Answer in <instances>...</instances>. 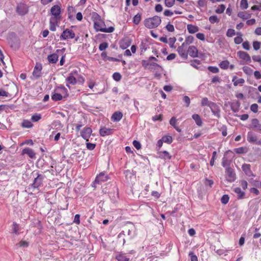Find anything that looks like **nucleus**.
I'll use <instances>...</instances> for the list:
<instances>
[{
    "label": "nucleus",
    "instance_id": "f257e3e1",
    "mask_svg": "<svg viewBox=\"0 0 261 261\" xmlns=\"http://www.w3.org/2000/svg\"><path fill=\"white\" fill-rule=\"evenodd\" d=\"M161 22V19L158 16H154L148 18L144 20L145 26L148 29H153L158 27Z\"/></svg>",
    "mask_w": 261,
    "mask_h": 261
},
{
    "label": "nucleus",
    "instance_id": "f03ea898",
    "mask_svg": "<svg viewBox=\"0 0 261 261\" xmlns=\"http://www.w3.org/2000/svg\"><path fill=\"white\" fill-rule=\"evenodd\" d=\"M102 22V20L93 22V27L96 32H102L105 33H112L114 32L115 29L113 27H110L108 28H102L101 24Z\"/></svg>",
    "mask_w": 261,
    "mask_h": 261
},
{
    "label": "nucleus",
    "instance_id": "7ed1b4c3",
    "mask_svg": "<svg viewBox=\"0 0 261 261\" xmlns=\"http://www.w3.org/2000/svg\"><path fill=\"white\" fill-rule=\"evenodd\" d=\"M126 234L129 239L133 238L135 236V227L134 226L125 227L124 229L119 234L118 237L121 238Z\"/></svg>",
    "mask_w": 261,
    "mask_h": 261
},
{
    "label": "nucleus",
    "instance_id": "20e7f679",
    "mask_svg": "<svg viewBox=\"0 0 261 261\" xmlns=\"http://www.w3.org/2000/svg\"><path fill=\"white\" fill-rule=\"evenodd\" d=\"M247 140L249 143L261 146V138L258 140L257 136L252 132H249L247 133Z\"/></svg>",
    "mask_w": 261,
    "mask_h": 261
},
{
    "label": "nucleus",
    "instance_id": "39448f33",
    "mask_svg": "<svg viewBox=\"0 0 261 261\" xmlns=\"http://www.w3.org/2000/svg\"><path fill=\"white\" fill-rule=\"evenodd\" d=\"M75 37V33L71 30L68 29L64 30L60 36L61 40H65L68 39H73Z\"/></svg>",
    "mask_w": 261,
    "mask_h": 261
},
{
    "label": "nucleus",
    "instance_id": "423d86ee",
    "mask_svg": "<svg viewBox=\"0 0 261 261\" xmlns=\"http://www.w3.org/2000/svg\"><path fill=\"white\" fill-rule=\"evenodd\" d=\"M44 177V175L37 173V176L34 179V182L32 185V187L34 188H38L41 186Z\"/></svg>",
    "mask_w": 261,
    "mask_h": 261
},
{
    "label": "nucleus",
    "instance_id": "0eeeda50",
    "mask_svg": "<svg viewBox=\"0 0 261 261\" xmlns=\"http://www.w3.org/2000/svg\"><path fill=\"white\" fill-rule=\"evenodd\" d=\"M186 46L182 44L177 49L178 55L184 60L188 59V50H186Z\"/></svg>",
    "mask_w": 261,
    "mask_h": 261
},
{
    "label": "nucleus",
    "instance_id": "6e6552de",
    "mask_svg": "<svg viewBox=\"0 0 261 261\" xmlns=\"http://www.w3.org/2000/svg\"><path fill=\"white\" fill-rule=\"evenodd\" d=\"M92 130L90 127H86L81 132V137L86 140V141H89V139L91 136Z\"/></svg>",
    "mask_w": 261,
    "mask_h": 261
},
{
    "label": "nucleus",
    "instance_id": "1a4fd4ad",
    "mask_svg": "<svg viewBox=\"0 0 261 261\" xmlns=\"http://www.w3.org/2000/svg\"><path fill=\"white\" fill-rule=\"evenodd\" d=\"M42 69V66L41 63H36L34 67L33 75L36 79L39 78L41 75V70Z\"/></svg>",
    "mask_w": 261,
    "mask_h": 261
},
{
    "label": "nucleus",
    "instance_id": "9d476101",
    "mask_svg": "<svg viewBox=\"0 0 261 261\" xmlns=\"http://www.w3.org/2000/svg\"><path fill=\"white\" fill-rule=\"evenodd\" d=\"M226 173L227 175V180L229 182H232L235 180L236 178V174L233 170L231 168L227 167L226 169Z\"/></svg>",
    "mask_w": 261,
    "mask_h": 261
},
{
    "label": "nucleus",
    "instance_id": "9b49d317",
    "mask_svg": "<svg viewBox=\"0 0 261 261\" xmlns=\"http://www.w3.org/2000/svg\"><path fill=\"white\" fill-rule=\"evenodd\" d=\"M108 179V176L105 172H101L96 176L94 180V184H99L102 181H106Z\"/></svg>",
    "mask_w": 261,
    "mask_h": 261
},
{
    "label": "nucleus",
    "instance_id": "f8f14e48",
    "mask_svg": "<svg viewBox=\"0 0 261 261\" xmlns=\"http://www.w3.org/2000/svg\"><path fill=\"white\" fill-rule=\"evenodd\" d=\"M77 75V71L76 70L73 71L70 73L69 76L66 79V81L69 84L74 85L76 84L77 80L74 77V75Z\"/></svg>",
    "mask_w": 261,
    "mask_h": 261
},
{
    "label": "nucleus",
    "instance_id": "ddd939ff",
    "mask_svg": "<svg viewBox=\"0 0 261 261\" xmlns=\"http://www.w3.org/2000/svg\"><path fill=\"white\" fill-rule=\"evenodd\" d=\"M237 55L240 59L245 61L247 63H250L251 62L250 56L245 51H239L237 53Z\"/></svg>",
    "mask_w": 261,
    "mask_h": 261
},
{
    "label": "nucleus",
    "instance_id": "4468645a",
    "mask_svg": "<svg viewBox=\"0 0 261 261\" xmlns=\"http://www.w3.org/2000/svg\"><path fill=\"white\" fill-rule=\"evenodd\" d=\"M213 114L218 118L220 117V110L219 107L215 102L210 107Z\"/></svg>",
    "mask_w": 261,
    "mask_h": 261
},
{
    "label": "nucleus",
    "instance_id": "2eb2a0df",
    "mask_svg": "<svg viewBox=\"0 0 261 261\" xmlns=\"http://www.w3.org/2000/svg\"><path fill=\"white\" fill-rule=\"evenodd\" d=\"M250 127L253 129L261 131V124L256 118H253L251 120Z\"/></svg>",
    "mask_w": 261,
    "mask_h": 261
},
{
    "label": "nucleus",
    "instance_id": "dca6fc26",
    "mask_svg": "<svg viewBox=\"0 0 261 261\" xmlns=\"http://www.w3.org/2000/svg\"><path fill=\"white\" fill-rule=\"evenodd\" d=\"M243 171L248 176H254L255 175L251 170V166L250 164H244L242 167Z\"/></svg>",
    "mask_w": 261,
    "mask_h": 261
},
{
    "label": "nucleus",
    "instance_id": "f3484780",
    "mask_svg": "<svg viewBox=\"0 0 261 261\" xmlns=\"http://www.w3.org/2000/svg\"><path fill=\"white\" fill-rule=\"evenodd\" d=\"M50 12L52 15L55 16L54 19H57L61 13L60 7L58 5H55L51 7Z\"/></svg>",
    "mask_w": 261,
    "mask_h": 261
},
{
    "label": "nucleus",
    "instance_id": "a211bd4d",
    "mask_svg": "<svg viewBox=\"0 0 261 261\" xmlns=\"http://www.w3.org/2000/svg\"><path fill=\"white\" fill-rule=\"evenodd\" d=\"M198 51L196 47L195 46H190L188 49V55L192 57L196 58L198 57Z\"/></svg>",
    "mask_w": 261,
    "mask_h": 261
},
{
    "label": "nucleus",
    "instance_id": "6ab92c4d",
    "mask_svg": "<svg viewBox=\"0 0 261 261\" xmlns=\"http://www.w3.org/2000/svg\"><path fill=\"white\" fill-rule=\"evenodd\" d=\"M27 154L30 158L35 159L36 158V153L33 149L27 147L24 148L22 151V154Z\"/></svg>",
    "mask_w": 261,
    "mask_h": 261
},
{
    "label": "nucleus",
    "instance_id": "aec40b11",
    "mask_svg": "<svg viewBox=\"0 0 261 261\" xmlns=\"http://www.w3.org/2000/svg\"><path fill=\"white\" fill-rule=\"evenodd\" d=\"M131 44V40L129 38L122 39L120 42V47L124 49L128 47Z\"/></svg>",
    "mask_w": 261,
    "mask_h": 261
},
{
    "label": "nucleus",
    "instance_id": "412c9836",
    "mask_svg": "<svg viewBox=\"0 0 261 261\" xmlns=\"http://www.w3.org/2000/svg\"><path fill=\"white\" fill-rule=\"evenodd\" d=\"M113 129L106 127L101 128L99 129V134L101 136L104 137L112 134Z\"/></svg>",
    "mask_w": 261,
    "mask_h": 261
},
{
    "label": "nucleus",
    "instance_id": "4be33fe9",
    "mask_svg": "<svg viewBox=\"0 0 261 261\" xmlns=\"http://www.w3.org/2000/svg\"><path fill=\"white\" fill-rule=\"evenodd\" d=\"M59 56L56 53L48 56L47 60L49 64H55L58 60Z\"/></svg>",
    "mask_w": 261,
    "mask_h": 261
},
{
    "label": "nucleus",
    "instance_id": "5701e85b",
    "mask_svg": "<svg viewBox=\"0 0 261 261\" xmlns=\"http://www.w3.org/2000/svg\"><path fill=\"white\" fill-rule=\"evenodd\" d=\"M123 114L121 112H115L112 116L111 119L114 122L119 121L122 118Z\"/></svg>",
    "mask_w": 261,
    "mask_h": 261
},
{
    "label": "nucleus",
    "instance_id": "b1692460",
    "mask_svg": "<svg viewBox=\"0 0 261 261\" xmlns=\"http://www.w3.org/2000/svg\"><path fill=\"white\" fill-rule=\"evenodd\" d=\"M149 69L156 70L158 72H162L163 70L162 67L155 62H150Z\"/></svg>",
    "mask_w": 261,
    "mask_h": 261
},
{
    "label": "nucleus",
    "instance_id": "393cba45",
    "mask_svg": "<svg viewBox=\"0 0 261 261\" xmlns=\"http://www.w3.org/2000/svg\"><path fill=\"white\" fill-rule=\"evenodd\" d=\"M240 102L239 101L237 100L236 101H233L230 104V107L231 110L233 112H238L239 111V108L240 107Z\"/></svg>",
    "mask_w": 261,
    "mask_h": 261
},
{
    "label": "nucleus",
    "instance_id": "a878e982",
    "mask_svg": "<svg viewBox=\"0 0 261 261\" xmlns=\"http://www.w3.org/2000/svg\"><path fill=\"white\" fill-rule=\"evenodd\" d=\"M158 154H159L160 158L165 160H169L171 158V156L167 151H160Z\"/></svg>",
    "mask_w": 261,
    "mask_h": 261
},
{
    "label": "nucleus",
    "instance_id": "bb28decb",
    "mask_svg": "<svg viewBox=\"0 0 261 261\" xmlns=\"http://www.w3.org/2000/svg\"><path fill=\"white\" fill-rule=\"evenodd\" d=\"M233 191L237 194L238 199H242L245 196V192L241 189L240 188L237 187L233 189Z\"/></svg>",
    "mask_w": 261,
    "mask_h": 261
},
{
    "label": "nucleus",
    "instance_id": "cd10ccee",
    "mask_svg": "<svg viewBox=\"0 0 261 261\" xmlns=\"http://www.w3.org/2000/svg\"><path fill=\"white\" fill-rule=\"evenodd\" d=\"M192 118L195 121L196 124L199 126H201L202 125V120L200 117V116L198 114H193L192 115Z\"/></svg>",
    "mask_w": 261,
    "mask_h": 261
},
{
    "label": "nucleus",
    "instance_id": "c85d7f7f",
    "mask_svg": "<svg viewBox=\"0 0 261 261\" xmlns=\"http://www.w3.org/2000/svg\"><path fill=\"white\" fill-rule=\"evenodd\" d=\"M187 29L190 34L195 33L199 31V28L198 27L193 25L192 24H188L187 25Z\"/></svg>",
    "mask_w": 261,
    "mask_h": 261
},
{
    "label": "nucleus",
    "instance_id": "c756f323",
    "mask_svg": "<svg viewBox=\"0 0 261 261\" xmlns=\"http://www.w3.org/2000/svg\"><path fill=\"white\" fill-rule=\"evenodd\" d=\"M237 35L238 36L234 38V41L236 44H240L243 41V39L242 38L243 34L241 33V32H239L237 33Z\"/></svg>",
    "mask_w": 261,
    "mask_h": 261
},
{
    "label": "nucleus",
    "instance_id": "7c9ffc66",
    "mask_svg": "<svg viewBox=\"0 0 261 261\" xmlns=\"http://www.w3.org/2000/svg\"><path fill=\"white\" fill-rule=\"evenodd\" d=\"M232 82H233V85L234 86H237L238 84H243L245 83L244 79L242 78H240L237 79V77L236 76H234L232 80Z\"/></svg>",
    "mask_w": 261,
    "mask_h": 261
},
{
    "label": "nucleus",
    "instance_id": "2f4dec72",
    "mask_svg": "<svg viewBox=\"0 0 261 261\" xmlns=\"http://www.w3.org/2000/svg\"><path fill=\"white\" fill-rule=\"evenodd\" d=\"M194 37L192 36H188L186 38V39L182 44L185 45V46H187L191 43H192L194 41Z\"/></svg>",
    "mask_w": 261,
    "mask_h": 261
},
{
    "label": "nucleus",
    "instance_id": "473e14b6",
    "mask_svg": "<svg viewBox=\"0 0 261 261\" xmlns=\"http://www.w3.org/2000/svg\"><path fill=\"white\" fill-rule=\"evenodd\" d=\"M91 17L93 22L101 20V16L96 12H93L91 13Z\"/></svg>",
    "mask_w": 261,
    "mask_h": 261
},
{
    "label": "nucleus",
    "instance_id": "72a5a7b5",
    "mask_svg": "<svg viewBox=\"0 0 261 261\" xmlns=\"http://www.w3.org/2000/svg\"><path fill=\"white\" fill-rule=\"evenodd\" d=\"M220 67L223 69H227L229 65V62L227 60L223 61L219 64Z\"/></svg>",
    "mask_w": 261,
    "mask_h": 261
},
{
    "label": "nucleus",
    "instance_id": "f704fd0d",
    "mask_svg": "<svg viewBox=\"0 0 261 261\" xmlns=\"http://www.w3.org/2000/svg\"><path fill=\"white\" fill-rule=\"evenodd\" d=\"M21 126L24 128H31L33 125L32 122L28 120H24L22 122Z\"/></svg>",
    "mask_w": 261,
    "mask_h": 261
},
{
    "label": "nucleus",
    "instance_id": "c9c22d12",
    "mask_svg": "<svg viewBox=\"0 0 261 261\" xmlns=\"http://www.w3.org/2000/svg\"><path fill=\"white\" fill-rule=\"evenodd\" d=\"M238 16L243 20L247 19L250 17V15L247 14L246 12H240L238 14Z\"/></svg>",
    "mask_w": 261,
    "mask_h": 261
},
{
    "label": "nucleus",
    "instance_id": "e433bc0d",
    "mask_svg": "<svg viewBox=\"0 0 261 261\" xmlns=\"http://www.w3.org/2000/svg\"><path fill=\"white\" fill-rule=\"evenodd\" d=\"M15 246L17 247L27 248L29 246V243L26 241H20Z\"/></svg>",
    "mask_w": 261,
    "mask_h": 261
},
{
    "label": "nucleus",
    "instance_id": "4c0bfd02",
    "mask_svg": "<svg viewBox=\"0 0 261 261\" xmlns=\"http://www.w3.org/2000/svg\"><path fill=\"white\" fill-rule=\"evenodd\" d=\"M213 103V102L209 101L207 97L203 98L201 100L202 106H207L210 107Z\"/></svg>",
    "mask_w": 261,
    "mask_h": 261
},
{
    "label": "nucleus",
    "instance_id": "58836bf2",
    "mask_svg": "<svg viewBox=\"0 0 261 261\" xmlns=\"http://www.w3.org/2000/svg\"><path fill=\"white\" fill-rule=\"evenodd\" d=\"M56 20L55 19H50L49 22V29L51 31H55L56 30Z\"/></svg>",
    "mask_w": 261,
    "mask_h": 261
},
{
    "label": "nucleus",
    "instance_id": "ea45409f",
    "mask_svg": "<svg viewBox=\"0 0 261 261\" xmlns=\"http://www.w3.org/2000/svg\"><path fill=\"white\" fill-rule=\"evenodd\" d=\"M141 20V14L138 13L133 18V22L135 24H138Z\"/></svg>",
    "mask_w": 261,
    "mask_h": 261
},
{
    "label": "nucleus",
    "instance_id": "a19ab883",
    "mask_svg": "<svg viewBox=\"0 0 261 261\" xmlns=\"http://www.w3.org/2000/svg\"><path fill=\"white\" fill-rule=\"evenodd\" d=\"M63 98V96L60 93H54L51 95V99L54 101L60 100Z\"/></svg>",
    "mask_w": 261,
    "mask_h": 261
},
{
    "label": "nucleus",
    "instance_id": "79ce46f5",
    "mask_svg": "<svg viewBox=\"0 0 261 261\" xmlns=\"http://www.w3.org/2000/svg\"><path fill=\"white\" fill-rule=\"evenodd\" d=\"M162 141L164 142L170 144L172 143L173 139L170 136H164L162 138Z\"/></svg>",
    "mask_w": 261,
    "mask_h": 261
},
{
    "label": "nucleus",
    "instance_id": "37998d69",
    "mask_svg": "<svg viewBox=\"0 0 261 261\" xmlns=\"http://www.w3.org/2000/svg\"><path fill=\"white\" fill-rule=\"evenodd\" d=\"M41 119V115L40 114L36 113L32 115L31 117V120L33 122H38Z\"/></svg>",
    "mask_w": 261,
    "mask_h": 261
},
{
    "label": "nucleus",
    "instance_id": "c03bdc74",
    "mask_svg": "<svg viewBox=\"0 0 261 261\" xmlns=\"http://www.w3.org/2000/svg\"><path fill=\"white\" fill-rule=\"evenodd\" d=\"M225 6L223 4L220 5L219 7L215 10L216 13L218 14H221L222 13L225 9Z\"/></svg>",
    "mask_w": 261,
    "mask_h": 261
},
{
    "label": "nucleus",
    "instance_id": "a18cd8bd",
    "mask_svg": "<svg viewBox=\"0 0 261 261\" xmlns=\"http://www.w3.org/2000/svg\"><path fill=\"white\" fill-rule=\"evenodd\" d=\"M248 7L247 0H242L240 2V7L242 9H246Z\"/></svg>",
    "mask_w": 261,
    "mask_h": 261
},
{
    "label": "nucleus",
    "instance_id": "49530a36",
    "mask_svg": "<svg viewBox=\"0 0 261 261\" xmlns=\"http://www.w3.org/2000/svg\"><path fill=\"white\" fill-rule=\"evenodd\" d=\"M261 42L258 41L253 42V47L254 50H257L260 48Z\"/></svg>",
    "mask_w": 261,
    "mask_h": 261
},
{
    "label": "nucleus",
    "instance_id": "de8ad7c7",
    "mask_svg": "<svg viewBox=\"0 0 261 261\" xmlns=\"http://www.w3.org/2000/svg\"><path fill=\"white\" fill-rule=\"evenodd\" d=\"M209 21L211 23H214L215 22H218L219 21V19L216 15H213L209 17Z\"/></svg>",
    "mask_w": 261,
    "mask_h": 261
},
{
    "label": "nucleus",
    "instance_id": "09e8293b",
    "mask_svg": "<svg viewBox=\"0 0 261 261\" xmlns=\"http://www.w3.org/2000/svg\"><path fill=\"white\" fill-rule=\"evenodd\" d=\"M175 4L174 0H165V4L167 7L170 8Z\"/></svg>",
    "mask_w": 261,
    "mask_h": 261
},
{
    "label": "nucleus",
    "instance_id": "8fccbe9b",
    "mask_svg": "<svg viewBox=\"0 0 261 261\" xmlns=\"http://www.w3.org/2000/svg\"><path fill=\"white\" fill-rule=\"evenodd\" d=\"M229 197L227 195H224L221 199L222 203L226 204L228 202Z\"/></svg>",
    "mask_w": 261,
    "mask_h": 261
},
{
    "label": "nucleus",
    "instance_id": "3c124183",
    "mask_svg": "<svg viewBox=\"0 0 261 261\" xmlns=\"http://www.w3.org/2000/svg\"><path fill=\"white\" fill-rule=\"evenodd\" d=\"M207 69L210 71L214 73H217L219 71V68L216 66H208Z\"/></svg>",
    "mask_w": 261,
    "mask_h": 261
},
{
    "label": "nucleus",
    "instance_id": "603ef678",
    "mask_svg": "<svg viewBox=\"0 0 261 261\" xmlns=\"http://www.w3.org/2000/svg\"><path fill=\"white\" fill-rule=\"evenodd\" d=\"M243 71L247 74L250 75L252 73V69L248 66H244L243 67Z\"/></svg>",
    "mask_w": 261,
    "mask_h": 261
},
{
    "label": "nucleus",
    "instance_id": "864d4df0",
    "mask_svg": "<svg viewBox=\"0 0 261 261\" xmlns=\"http://www.w3.org/2000/svg\"><path fill=\"white\" fill-rule=\"evenodd\" d=\"M19 230V225L16 222H13V232L15 233L16 234H18Z\"/></svg>",
    "mask_w": 261,
    "mask_h": 261
},
{
    "label": "nucleus",
    "instance_id": "5fc2aeb1",
    "mask_svg": "<svg viewBox=\"0 0 261 261\" xmlns=\"http://www.w3.org/2000/svg\"><path fill=\"white\" fill-rule=\"evenodd\" d=\"M116 258L118 261H128L129 258L125 257L122 254H118L116 256Z\"/></svg>",
    "mask_w": 261,
    "mask_h": 261
},
{
    "label": "nucleus",
    "instance_id": "6e6d98bb",
    "mask_svg": "<svg viewBox=\"0 0 261 261\" xmlns=\"http://www.w3.org/2000/svg\"><path fill=\"white\" fill-rule=\"evenodd\" d=\"M150 62L151 61H149V59L148 60H142V64L144 68L149 69Z\"/></svg>",
    "mask_w": 261,
    "mask_h": 261
},
{
    "label": "nucleus",
    "instance_id": "4d7b16f0",
    "mask_svg": "<svg viewBox=\"0 0 261 261\" xmlns=\"http://www.w3.org/2000/svg\"><path fill=\"white\" fill-rule=\"evenodd\" d=\"M108 47V43L107 42H103L101 44H100L99 46V49L100 51H103L105 50Z\"/></svg>",
    "mask_w": 261,
    "mask_h": 261
},
{
    "label": "nucleus",
    "instance_id": "13d9d810",
    "mask_svg": "<svg viewBox=\"0 0 261 261\" xmlns=\"http://www.w3.org/2000/svg\"><path fill=\"white\" fill-rule=\"evenodd\" d=\"M121 77L122 76H121V74L118 72H115L113 74V77L114 80L117 82L120 81Z\"/></svg>",
    "mask_w": 261,
    "mask_h": 261
},
{
    "label": "nucleus",
    "instance_id": "bf43d9fd",
    "mask_svg": "<svg viewBox=\"0 0 261 261\" xmlns=\"http://www.w3.org/2000/svg\"><path fill=\"white\" fill-rule=\"evenodd\" d=\"M236 35L235 31L232 29H228L226 32V35L228 37H231Z\"/></svg>",
    "mask_w": 261,
    "mask_h": 261
},
{
    "label": "nucleus",
    "instance_id": "052dcab7",
    "mask_svg": "<svg viewBox=\"0 0 261 261\" xmlns=\"http://www.w3.org/2000/svg\"><path fill=\"white\" fill-rule=\"evenodd\" d=\"M176 41L175 38H170L169 39V44L171 48H175L174 43Z\"/></svg>",
    "mask_w": 261,
    "mask_h": 261
},
{
    "label": "nucleus",
    "instance_id": "680f3d73",
    "mask_svg": "<svg viewBox=\"0 0 261 261\" xmlns=\"http://www.w3.org/2000/svg\"><path fill=\"white\" fill-rule=\"evenodd\" d=\"M258 105L256 103H253L250 106V110L254 113H256L258 111Z\"/></svg>",
    "mask_w": 261,
    "mask_h": 261
},
{
    "label": "nucleus",
    "instance_id": "e2e57ef3",
    "mask_svg": "<svg viewBox=\"0 0 261 261\" xmlns=\"http://www.w3.org/2000/svg\"><path fill=\"white\" fill-rule=\"evenodd\" d=\"M182 100L186 103V107H188L191 102L190 98L188 96H184L183 97Z\"/></svg>",
    "mask_w": 261,
    "mask_h": 261
},
{
    "label": "nucleus",
    "instance_id": "0e129e2a",
    "mask_svg": "<svg viewBox=\"0 0 261 261\" xmlns=\"http://www.w3.org/2000/svg\"><path fill=\"white\" fill-rule=\"evenodd\" d=\"M189 255L191 258V261H198V258L196 255H195L193 252H190Z\"/></svg>",
    "mask_w": 261,
    "mask_h": 261
},
{
    "label": "nucleus",
    "instance_id": "69168bd1",
    "mask_svg": "<svg viewBox=\"0 0 261 261\" xmlns=\"http://www.w3.org/2000/svg\"><path fill=\"white\" fill-rule=\"evenodd\" d=\"M242 46L244 49L247 50H249L250 48L249 42L248 41H246L244 42L242 44Z\"/></svg>",
    "mask_w": 261,
    "mask_h": 261
},
{
    "label": "nucleus",
    "instance_id": "338daca9",
    "mask_svg": "<svg viewBox=\"0 0 261 261\" xmlns=\"http://www.w3.org/2000/svg\"><path fill=\"white\" fill-rule=\"evenodd\" d=\"M133 144L134 147L138 150L140 149L141 147L140 143L137 140H134L133 142Z\"/></svg>",
    "mask_w": 261,
    "mask_h": 261
},
{
    "label": "nucleus",
    "instance_id": "774afa93",
    "mask_svg": "<svg viewBox=\"0 0 261 261\" xmlns=\"http://www.w3.org/2000/svg\"><path fill=\"white\" fill-rule=\"evenodd\" d=\"M166 29L169 31V32H173L174 31V26L170 24V23H168L167 24V25L166 26Z\"/></svg>",
    "mask_w": 261,
    "mask_h": 261
}]
</instances>
